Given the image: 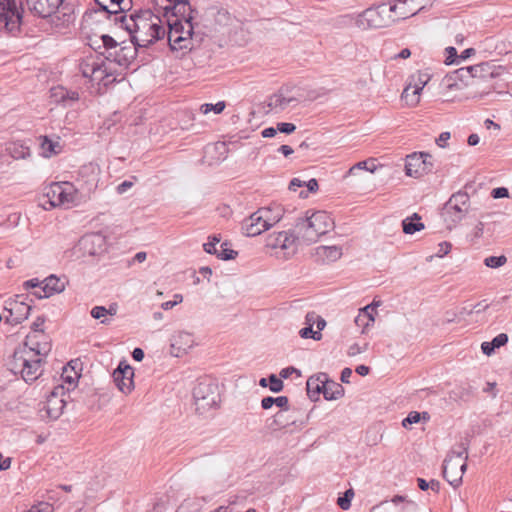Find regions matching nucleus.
I'll return each instance as SVG.
<instances>
[{
    "instance_id": "1",
    "label": "nucleus",
    "mask_w": 512,
    "mask_h": 512,
    "mask_svg": "<svg viewBox=\"0 0 512 512\" xmlns=\"http://www.w3.org/2000/svg\"><path fill=\"white\" fill-rule=\"evenodd\" d=\"M168 26L167 40L172 51L182 55L199 46L201 38L194 33L192 23L197 11L192 9L189 0H176L172 5L163 7Z\"/></svg>"
},
{
    "instance_id": "2",
    "label": "nucleus",
    "mask_w": 512,
    "mask_h": 512,
    "mask_svg": "<svg viewBox=\"0 0 512 512\" xmlns=\"http://www.w3.org/2000/svg\"><path fill=\"white\" fill-rule=\"evenodd\" d=\"M99 168L93 164L81 167L79 170L78 186L70 182H54L45 188L43 198L44 204L49 203L51 207L76 206L82 198L98 186Z\"/></svg>"
},
{
    "instance_id": "3",
    "label": "nucleus",
    "mask_w": 512,
    "mask_h": 512,
    "mask_svg": "<svg viewBox=\"0 0 512 512\" xmlns=\"http://www.w3.org/2000/svg\"><path fill=\"white\" fill-rule=\"evenodd\" d=\"M129 33L130 40L137 46L148 48L167 36L168 30L161 17L150 8H137L129 15L114 19Z\"/></svg>"
},
{
    "instance_id": "4",
    "label": "nucleus",
    "mask_w": 512,
    "mask_h": 512,
    "mask_svg": "<svg viewBox=\"0 0 512 512\" xmlns=\"http://www.w3.org/2000/svg\"><path fill=\"white\" fill-rule=\"evenodd\" d=\"M334 228V221L325 211L314 212L311 216L300 218L296 222L298 234L307 243L315 242L321 235Z\"/></svg>"
},
{
    "instance_id": "5",
    "label": "nucleus",
    "mask_w": 512,
    "mask_h": 512,
    "mask_svg": "<svg viewBox=\"0 0 512 512\" xmlns=\"http://www.w3.org/2000/svg\"><path fill=\"white\" fill-rule=\"evenodd\" d=\"M193 399L198 414L218 408L221 401L218 383L211 378L199 379L193 388Z\"/></svg>"
},
{
    "instance_id": "6",
    "label": "nucleus",
    "mask_w": 512,
    "mask_h": 512,
    "mask_svg": "<svg viewBox=\"0 0 512 512\" xmlns=\"http://www.w3.org/2000/svg\"><path fill=\"white\" fill-rule=\"evenodd\" d=\"M467 451L468 445L461 443L458 449L449 452L443 462V477L454 488L462 483V477L467 468Z\"/></svg>"
},
{
    "instance_id": "7",
    "label": "nucleus",
    "mask_w": 512,
    "mask_h": 512,
    "mask_svg": "<svg viewBox=\"0 0 512 512\" xmlns=\"http://www.w3.org/2000/svg\"><path fill=\"white\" fill-rule=\"evenodd\" d=\"M28 14L25 0H0V26L8 32H19Z\"/></svg>"
},
{
    "instance_id": "8",
    "label": "nucleus",
    "mask_w": 512,
    "mask_h": 512,
    "mask_svg": "<svg viewBox=\"0 0 512 512\" xmlns=\"http://www.w3.org/2000/svg\"><path fill=\"white\" fill-rule=\"evenodd\" d=\"M69 393L63 385H57L47 396L46 401L40 404L39 416L44 421H55L64 412Z\"/></svg>"
},
{
    "instance_id": "9",
    "label": "nucleus",
    "mask_w": 512,
    "mask_h": 512,
    "mask_svg": "<svg viewBox=\"0 0 512 512\" xmlns=\"http://www.w3.org/2000/svg\"><path fill=\"white\" fill-rule=\"evenodd\" d=\"M470 206V197L466 191H458L451 195L449 200L444 204L443 217L451 226H456L461 222L468 213Z\"/></svg>"
},
{
    "instance_id": "10",
    "label": "nucleus",
    "mask_w": 512,
    "mask_h": 512,
    "mask_svg": "<svg viewBox=\"0 0 512 512\" xmlns=\"http://www.w3.org/2000/svg\"><path fill=\"white\" fill-rule=\"evenodd\" d=\"M64 0H25L26 9L30 15L39 18H47L55 13H61L60 8ZM66 7H62V16L64 22H71L73 15L70 11H66Z\"/></svg>"
},
{
    "instance_id": "11",
    "label": "nucleus",
    "mask_w": 512,
    "mask_h": 512,
    "mask_svg": "<svg viewBox=\"0 0 512 512\" xmlns=\"http://www.w3.org/2000/svg\"><path fill=\"white\" fill-rule=\"evenodd\" d=\"M22 299L23 295H16L15 299H9L5 302L4 310L8 313L5 316L6 323L15 326L28 318L31 306Z\"/></svg>"
},
{
    "instance_id": "12",
    "label": "nucleus",
    "mask_w": 512,
    "mask_h": 512,
    "mask_svg": "<svg viewBox=\"0 0 512 512\" xmlns=\"http://www.w3.org/2000/svg\"><path fill=\"white\" fill-rule=\"evenodd\" d=\"M139 49L142 47L135 45L131 40L130 43L122 42L115 51L109 52L106 61L128 67L136 59Z\"/></svg>"
},
{
    "instance_id": "13",
    "label": "nucleus",
    "mask_w": 512,
    "mask_h": 512,
    "mask_svg": "<svg viewBox=\"0 0 512 512\" xmlns=\"http://www.w3.org/2000/svg\"><path fill=\"white\" fill-rule=\"evenodd\" d=\"M133 377L134 369L126 361H121L113 372V380L124 394H129L134 389Z\"/></svg>"
},
{
    "instance_id": "14",
    "label": "nucleus",
    "mask_w": 512,
    "mask_h": 512,
    "mask_svg": "<svg viewBox=\"0 0 512 512\" xmlns=\"http://www.w3.org/2000/svg\"><path fill=\"white\" fill-rule=\"evenodd\" d=\"M29 355H34V348L28 347L26 343L19 345L6 362L8 370L14 375L20 374L28 363Z\"/></svg>"
},
{
    "instance_id": "15",
    "label": "nucleus",
    "mask_w": 512,
    "mask_h": 512,
    "mask_svg": "<svg viewBox=\"0 0 512 512\" xmlns=\"http://www.w3.org/2000/svg\"><path fill=\"white\" fill-rule=\"evenodd\" d=\"M46 354L47 351H42L39 348H34V355H29L28 363L27 365H25V369L20 373L22 379L26 383H31L35 381L41 375L40 368L43 360L40 356Z\"/></svg>"
},
{
    "instance_id": "16",
    "label": "nucleus",
    "mask_w": 512,
    "mask_h": 512,
    "mask_svg": "<svg viewBox=\"0 0 512 512\" xmlns=\"http://www.w3.org/2000/svg\"><path fill=\"white\" fill-rule=\"evenodd\" d=\"M263 214H260V208L252 213L248 218L242 222V232L248 237L260 235L262 232L269 230L268 222H263Z\"/></svg>"
},
{
    "instance_id": "17",
    "label": "nucleus",
    "mask_w": 512,
    "mask_h": 512,
    "mask_svg": "<svg viewBox=\"0 0 512 512\" xmlns=\"http://www.w3.org/2000/svg\"><path fill=\"white\" fill-rule=\"evenodd\" d=\"M427 157L426 152H414L406 157L405 173L409 177L419 178L425 175V160L422 157Z\"/></svg>"
},
{
    "instance_id": "18",
    "label": "nucleus",
    "mask_w": 512,
    "mask_h": 512,
    "mask_svg": "<svg viewBox=\"0 0 512 512\" xmlns=\"http://www.w3.org/2000/svg\"><path fill=\"white\" fill-rule=\"evenodd\" d=\"M194 345V338L191 333L178 332L171 340V354L175 357H181L183 354L192 348Z\"/></svg>"
},
{
    "instance_id": "19",
    "label": "nucleus",
    "mask_w": 512,
    "mask_h": 512,
    "mask_svg": "<svg viewBox=\"0 0 512 512\" xmlns=\"http://www.w3.org/2000/svg\"><path fill=\"white\" fill-rule=\"evenodd\" d=\"M42 284L41 290L33 293L38 299L48 298L56 293H61L65 289V283L55 275L45 278Z\"/></svg>"
},
{
    "instance_id": "20",
    "label": "nucleus",
    "mask_w": 512,
    "mask_h": 512,
    "mask_svg": "<svg viewBox=\"0 0 512 512\" xmlns=\"http://www.w3.org/2000/svg\"><path fill=\"white\" fill-rule=\"evenodd\" d=\"M419 0H396L390 6V11L395 13L398 19H407L414 16L421 10L418 8Z\"/></svg>"
},
{
    "instance_id": "21",
    "label": "nucleus",
    "mask_w": 512,
    "mask_h": 512,
    "mask_svg": "<svg viewBox=\"0 0 512 512\" xmlns=\"http://www.w3.org/2000/svg\"><path fill=\"white\" fill-rule=\"evenodd\" d=\"M50 98L55 104H61L67 107L79 100V93L68 90L63 86H56L50 89Z\"/></svg>"
},
{
    "instance_id": "22",
    "label": "nucleus",
    "mask_w": 512,
    "mask_h": 512,
    "mask_svg": "<svg viewBox=\"0 0 512 512\" xmlns=\"http://www.w3.org/2000/svg\"><path fill=\"white\" fill-rule=\"evenodd\" d=\"M380 22V14L374 8L364 10L356 19L357 27L362 30L380 27Z\"/></svg>"
},
{
    "instance_id": "23",
    "label": "nucleus",
    "mask_w": 512,
    "mask_h": 512,
    "mask_svg": "<svg viewBox=\"0 0 512 512\" xmlns=\"http://www.w3.org/2000/svg\"><path fill=\"white\" fill-rule=\"evenodd\" d=\"M470 71L472 73V85H477L481 80L492 79L496 76L495 66L488 62L470 66Z\"/></svg>"
},
{
    "instance_id": "24",
    "label": "nucleus",
    "mask_w": 512,
    "mask_h": 512,
    "mask_svg": "<svg viewBox=\"0 0 512 512\" xmlns=\"http://www.w3.org/2000/svg\"><path fill=\"white\" fill-rule=\"evenodd\" d=\"M39 141L41 150L40 154L45 158H50L62 151V145L59 137L52 139L49 136L44 135L39 137Z\"/></svg>"
},
{
    "instance_id": "25",
    "label": "nucleus",
    "mask_w": 512,
    "mask_h": 512,
    "mask_svg": "<svg viewBox=\"0 0 512 512\" xmlns=\"http://www.w3.org/2000/svg\"><path fill=\"white\" fill-rule=\"evenodd\" d=\"M342 248L340 246H318L315 248V256L323 262H334L341 258Z\"/></svg>"
},
{
    "instance_id": "26",
    "label": "nucleus",
    "mask_w": 512,
    "mask_h": 512,
    "mask_svg": "<svg viewBox=\"0 0 512 512\" xmlns=\"http://www.w3.org/2000/svg\"><path fill=\"white\" fill-rule=\"evenodd\" d=\"M321 387L323 388L322 394L326 400H337L344 395L343 386L340 383L330 380L327 374Z\"/></svg>"
},
{
    "instance_id": "27",
    "label": "nucleus",
    "mask_w": 512,
    "mask_h": 512,
    "mask_svg": "<svg viewBox=\"0 0 512 512\" xmlns=\"http://www.w3.org/2000/svg\"><path fill=\"white\" fill-rule=\"evenodd\" d=\"M260 214H263V222H268L267 225L270 229L283 218L284 209L281 205L275 204L268 207H261Z\"/></svg>"
},
{
    "instance_id": "28",
    "label": "nucleus",
    "mask_w": 512,
    "mask_h": 512,
    "mask_svg": "<svg viewBox=\"0 0 512 512\" xmlns=\"http://www.w3.org/2000/svg\"><path fill=\"white\" fill-rule=\"evenodd\" d=\"M326 379V373L320 372L316 375L310 376L306 382L307 394L311 400H317L320 393H322L323 380Z\"/></svg>"
},
{
    "instance_id": "29",
    "label": "nucleus",
    "mask_w": 512,
    "mask_h": 512,
    "mask_svg": "<svg viewBox=\"0 0 512 512\" xmlns=\"http://www.w3.org/2000/svg\"><path fill=\"white\" fill-rule=\"evenodd\" d=\"M427 83V79L422 80L419 77V84H415L412 92L410 93V86L406 87L402 93V98L406 101L408 105L414 106L419 102V95L424 86Z\"/></svg>"
},
{
    "instance_id": "30",
    "label": "nucleus",
    "mask_w": 512,
    "mask_h": 512,
    "mask_svg": "<svg viewBox=\"0 0 512 512\" xmlns=\"http://www.w3.org/2000/svg\"><path fill=\"white\" fill-rule=\"evenodd\" d=\"M424 227V224L421 222V217L417 213H414L412 216L402 221V228L405 234H414L415 232L423 230Z\"/></svg>"
},
{
    "instance_id": "31",
    "label": "nucleus",
    "mask_w": 512,
    "mask_h": 512,
    "mask_svg": "<svg viewBox=\"0 0 512 512\" xmlns=\"http://www.w3.org/2000/svg\"><path fill=\"white\" fill-rule=\"evenodd\" d=\"M7 150L10 156L17 160L26 159L31 155L30 148L21 142L10 143Z\"/></svg>"
},
{
    "instance_id": "32",
    "label": "nucleus",
    "mask_w": 512,
    "mask_h": 512,
    "mask_svg": "<svg viewBox=\"0 0 512 512\" xmlns=\"http://www.w3.org/2000/svg\"><path fill=\"white\" fill-rule=\"evenodd\" d=\"M111 75H112V72L107 67L105 59L98 58L91 81L97 82L99 84Z\"/></svg>"
},
{
    "instance_id": "33",
    "label": "nucleus",
    "mask_w": 512,
    "mask_h": 512,
    "mask_svg": "<svg viewBox=\"0 0 512 512\" xmlns=\"http://www.w3.org/2000/svg\"><path fill=\"white\" fill-rule=\"evenodd\" d=\"M285 239H287V231L269 234L266 238V247L271 249L285 248Z\"/></svg>"
},
{
    "instance_id": "34",
    "label": "nucleus",
    "mask_w": 512,
    "mask_h": 512,
    "mask_svg": "<svg viewBox=\"0 0 512 512\" xmlns=\"http://www.w3.org/2000/svg\"><path fill=\"white\" fill-rule=\"evenodd\" d=\"M371 309L369 306H365L359 310L358 315L355 317L356 326L362 328V333L374 323V317L368 316L367 311Z\"/></svg>"
},
{
    "instance_id": "35",
    "label": "nucleus",
    "mask_w": 512,
    "mask_h": 512,
    "mask_svg": "<svg viewBox=\"0 0 512 512\" xmlns=\"http://www.w3.org/2000/svg\"><path fill=\"white\" fill-rule=\"evenodd\" d=\"M451 75L457 80V82H460L463 85V87L464 86H473L471 84L472 73L470 71V66L457 69V70L453 71L451 73Z\"/></svg>"
},
{
    "instance_id": "36",
    "label": "nucleus",
    "mask_w": 512,
    "mask_h": 512,
    "mask_svg": "<svg viewBox=\"0 0 512 512\" xmlns=\"http://www.w3.org/2000/svg\"><path fill=\"white\" fill-rule=\"evenodd\" d=\"M117 3L118 0H95V4L99 7L100 11L105 12L108 17L110 15H115V18L119 17Z\"/></svg>"
},
{
    "instance_id": "37",
    "label": "nucleus",
    "mask_w": 512,
    "mask_h": 512,
    "mask_svg": "<svg viewBox=\"0 0 512 512\" xmlns=\"http://www.w3.org/2000/svg\"><path fill=\"white\" fill-rule=\"evenodd\" d=\"M97 60L98 58L89 57L79 64V70L83 77L92 79Z\"/></svg>"
},
{
    "instance_id": "38",
    "label": "nucleus",
    "mask_w": 512,
    "mask_h": 512,
    "mask_svg": "<svg viewBox=\"0 0 512 512\" xmlns=\"http://www.w3.org/2000/svg\"><path fill=\"white\" fill-rule=\"evenodd\" d=\"M100 39L104 50L99 54L106 60V56H108L109 52L115 51L120 43L107 34L102 35Z\"/></svg>"
},
{
    "instance_id": "39",
    "label": "nucleus",
    "mask_w": 512,
    "mask_h": 512,
    "mask_svg": "<svg viewBox=\"0 0 512 512\" xmlns=\"http://www.w3.org/2000/svg\"><path fill=\"white\" fill-rule=\"evenodd\" d=\"M441 86L445 90L443 92V96H446V93L449 91L461 90L463 88V85L460 82H457V80L451 75V73L447 74L443 78Z\"/></svg>"
},
{
    "instance_id": "40",
    "label": "nucleus",
    "mask_w": 512,
    "mask_h": 512,
    "mask_svg": "<svg viewBox=\"0 0 512 512\" xmlns=\"http://www.w3.org/2000/svg\"><path fill=\"white\" fill-rule=\"evenodd\" d=\"M292 101V98H285L281 94H275L270 97L269 107L276 110H283L287 107V105Z\"/></svg>"
},
{
    "instance_id": "41",
    "label": "nucleus",
    "mask_w": 512,
    "mask_h": 512,
    "mask_svg": "<svg viewBox=\"0 0 512 512\" xmlns=\"http://www.w3.org/2000/svg\"><path fill=\"white\" fill-rule=\"evenodd\" d=\"M226 107V103L224 101H219L216 104L205 103L200 106V111L202 114H208L213 111L215 114H220Z\"/></svg>"
},
{
    "instance_id": "42",
    "label": "nucleus",
    "mask_w": 512,
    "mask_h": 512,
    "mask_svg": "<svg viewBox=\"0 0 512 512\" xmlns=\"http://www.w3.org/2000/svg\"><path fill=\"white\" fill-rule=\"evenodd\" d=\"M220 251L217 253V257L221 260H232L238 255V252L229 248V244L224 242L220 245Z\"/></svg>"
},
{
    "instance_id": "43",
    "label": "nucleus",
    "mask_w": 512,
    "mask_h": 512,
    "mask_svg": "<svg viewBox=\"0 0 512 512\" xmlns=\"http://www.w3.org/2000/svg\"><path fill=\"white\" fill-rule=\"evenodd\" d=\"M91 316L94 319H101V323L108 325L110 324V319L107 318L106 307L104 306H94L90 311Z\"/></svg>"
},
{
    "instance_id": "44",
    "label": "nucleus",
    "mask_w": 512,
    "mask_h": 512,
    "mask_svg": "<svg viewBox=\"0 0 512 512\" xmlns=\"http://www.w3.org/2000/svg\"><path fill=\"white\" fill-rule=\"evenodd\" d=\"M507 262V258L504 255L500 256H489L484 259V264L489 268H499Z\"/></svg>"
},
{
    "instance_id": "45",
    "label": "nucleus",
    "mask_w": 512,
    "mask_h": 512,
    "mask_svg": "<svg viewBox=\"0 0 512 512\" xmlns=\"http://www.w3.org/2000/svg\"><path fill=\"white\" fill-rule=\"evenodd\" d=\"M134 4L132 0H118L117 3V10L118 15H129L131 12L135 11L136 9L133 8Z\"/></svg>"
},
{
    "instance_id": "46",
    "label": "nucleus",
    "mask_w": 512,
    "mask_h": 512,
    "mask_svg": "<svg viewBox=\"0 0 512 512\" xmlns=\"http://www.w3.org/2000/svg\"><path fill=\"white\" fill-rule=\"evenodd\" d=\"M354 496V492L352 489H348L345 491V493L343 494V496H340L337 500V504L339 505V507L343 510H347L350 508L351 506V500Z\"/></svg>"
},
{
    "instance_id": "47",
    "label": "nucleus",
    "mask_w": 512,
    "mask_h": 512,
    "mask_svg": "<svg viewBox=\"0 0 512 512\" xmlns=\"http://www.w3.org/2000/svg\"><path fill=\"white\" fill-rule=\"evenodd\" d=\"M268 380H269V389L272 392L278 393L283 390V387H284L283 382L275 374L269 375Z\"/></svg>"
},
{
    "instance_id": "48",
    "label": "nucleus",
    "mask_w": 512,
    "mask_h": 512,
    "mask_svg": "<svg viewBox=\"0 0 512 512\" xmlns=\"http://www.w3.org/2000/svg\"><path fill=\"white\" fill-rule=\"evenodd\" d=\"M300 337L307 339L312 338L314 340H320L322 335L319 331H314L313 327L306 326L299 331Z\"/></svg>"
},
{
    "instance_id": "49",
    "label": "nucleus",
    "mask_w": 512,
    "mask_h": 512,
    "mask_svg": "<svg viewBox=\"0 0 512 512\" xmlns=\"http://www.w3.org/2000/svg\"><path fill=\"white\" fill-rule=\"evenodd\" d=\"M445 51L447 54L445 63L447 65L459 64V55L457 54V50L455 47L449 46L445 49Z\"/></svg>"
},
{
    "instance_id": "50",
    "label": "nucleus",
    "mask_w": 512,
    "mask_h": 512,
    "mask_svg": "<svg viewBox=\"0 0 512 512\" xmlns=\"http://www.w3.org/2000/svg\"><path fill=\"white\" fill-rule=\"evenodd\" d=\"M104 239L100 235H85L80 240V245L87 247L88 245H94L96 243H99L101 245L103 243Z\"/></svg>"
},
{
    "instance_id": "51",
    "label": "nucleus",
    "mask_w": 512,
    "mask_h": 512,
    "mask_svg": "<svg viewBox=\"0 0 512 512\" xmlns=\"http://www.w3.org/2000/svg\"><path fill=\"white\" fill-rule=\"evenodd\" d=\"M368 163H369L368 161H360V162L356 163L354 166H352L348 170L347 174L351 175V174L354 173L355 170H362V169H365L367 171L373 172L375 170V168H376L374 162L373 161L371 162L372 163L371 167L368 166Z\"/></svg>"
},
{
    "instance_id": "52",
    "label": "nucleus",
    "mask_w": 512,
    "mask_h": 512,
    "mask_svg": "<svg viewBox=\"0 0 512 512\" xmlns=\"http://www.w3.org/2000/svg\"><path fill=\"white\" fill-rule=\"evenodd\" d=\"M304 186L307 187V192H305V191H301L300 192L299 196L302 197V198L307 197L308 193H315L318 190V188H319L318 182L314 178H312L309 181L305 182Z\"/></svg>"
},
{
    "instance_id": "53",
    "label": "nucleus",
    "mask_w": 512,
    "mask_h": 512,
    "mask_svg": "<svg viewBox=\"0 0 512 512\" xmlns=\"http://www.w3.org/2000/svg\"><path fill=\"white\" fill-rule=\"evenodd\" d=\"M420 418L421 416L419 412L412 411L408 414V416L405 419H403L402 425L403 427L407 428L411 424L418 423L420 421Z\"/></svg>"
},
{
    "instance_id": "54",
    "label": "nucleus",
    "mask_w": 512,
    "mask_h": 512,
    "mask_svg": "<svg viewBox=\"0 0 512 512\" xmlns=\"http://www.w3.org/2000/svg\"><path fill=\"white\" fill-rule=\"evenodd\" d=\"M508 342V335L506 333H500L490 341L495 349L504 346Z\"/></svg>"
},
{
    "instance_id": "55",
    "label": "nucleus",
    "mask_w": 512,
    "mask_h": 512,
    "mask_svg": "<svg viewBox=\"0 0 512 512\" xmlns=\"http://www.w3.org/2000/svg\"><path fill=\"white\" fill-rule=\"evenodd\" d=\"M286 412L287 411H279L274 415L273 423L277 426V428H284L289 425V423L284 419Z\"/></svg>"
},
{
    "instance_id": "56",
    "label": "nucleus",
    "mask_w": 512,
    "mask_h": 512,
    "mask_svg": "<svg viewBox=\"0 0 512 512\" xmlns=\"http://www.w3.org/2000/svg\"><path fill=\"white\" fill-rule=\"evenodd\" d=\"M277 130L284 134H291L296 130V126L293 123L280 122L277 124Z\"/></svg>"
},
{
    "instance_id": "57",
    "label": "nucleus",
    "mask_w": 512,
    "mask_h": 512,
    "mask_svg": "<svg viewBox=\"0 0 512 512\" xmlns=\"http://www.w3.org/2000/svg\"><path fill=\"white\" fill-rule=\"evenodd\" d=\"M367 344L364 345V347H361L358 343H354L352 344L348 350H347V355L349 357H354L360 353H362L363 351H365L367 349Z\"/></svg>"
},
{
    "instance_id": "58",
    "label": "nucleus",
    "mask_w": 512,
    "mask_h": 512,
    "mask_svg": "<svg viewBox=\"0 0 512 512\" xmlns=\"http://www.w3.org/2000/svg\"><path fill=\"white\" fill-rule=\"evenodd\" d=\"M491 196L494 199H500V198L508 197L509 196V191L505 187H497V188H494L492 190Z\"/></svg>"
},
{
    "instance_id": "59",
    "label": "nucleus",
    "mask_w": 512,
    "mask_h": 512,
    "mask_svg": "<svg viewBox=\"0 0 512 512\" xmlns=\"http://www.w3.org/2000/svg\"><path fill=\"white\" fill-rule=\"evenodd\" d=\"M438 246H439V249L436 253V256H438V257H443V256L447 255L452 248L451 243L447 242V241L441 242Z\"/></svg>"
},
{
    "instance_id": "60",
    "label": "nucleus",
    "mask_w": 512,
    "mask_h": 512,
    "mask_svg": "<svg viewBox=\"0 0 512 512\" xmlns=\"http://www.w3.org/2000/svg\"><path fill=\"white\" fill-rule=\"evenodd\" d=\"M289 400L286 396L274 397V405L282 408L281 411H288Z\"/></svg>"
},
{
    "instance_id": "61",
    "label": "nucleus",
    "mask_w": 512,
    "mask_h": 512,
    "mask_svg": "<svg viewBox=\"0 0 512 512\" xmlns=\"http://www.w3.org/2000/svg\"><path fill=\"white\" fill-rule=\"evenodd\" d=\"M293 373H297L298 375H300V371L298 369H296L295 367L293 366H289V367H286V368H283L279 375L281 378L283 379H287L289 378Z\"/></svg>"
},
{
    "instance_id": "62",
    "label": "nucleus",
    "mask_w": 512,
    "mask_h": 512,
    "mask_svg": "<svg viewBox=\"0 0 512 512\" xmlns=\"http://www.w3.org/2000/svg\"><path fill=\"white\" fill-rule=\"evenodd\" d=\"M473 313L479 314L481 312L486 311L489 308V304L486 302V300H482L475 305L472 306Z\"/></svg>"
},
{
    "instance_id": "63",
    "label": "nucleus",
    "mask_w": 512,
    "mask_h": 512,
    "mask_svg": "<svg viewBox=\"0 0 512 512\" xmlns=\"http://www.w3.org/2000/svg\"><path fill=\"white\" fill-rule=\"evenodd\" d=\"M134 185V183L130 180H125L123 181L122 183H120L117 188H116V191L118 194H123L125 193L128 189H130L132 186Z\"/></svg>"
},
{
    "instance_id": "64",
    "label": "nucleus",
    "mask_w": 512,
    "mask_h": 512,
    "mask_svg": "<svg viewBox=\"0 0 512 512\" xmlns=\"http://www.w3.org/2000/svg\"><path fill=\"white\" fill-rule=\"evenodd\" d=\"M297 240V237L294 235L293 232H287V239H285V248H282V250H288L292 246L295 245V242Z\"/></svg>"
}]
</instances>
